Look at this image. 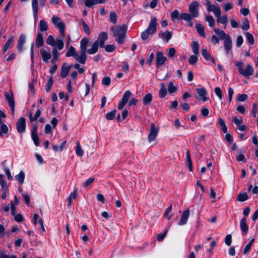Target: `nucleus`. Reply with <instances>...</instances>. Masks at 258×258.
Wrapping results in <instances>:
<instances>
[{
  "instance_id": "1",
  "label": "nucleus",
  "mask_w": 258,
  "mask_h": 258,
  "mask_svg": "<svg viewBox=\"0 0 258 258\" xmlns=\"http://www.w3.org/2000/svg\"><path fill=\"white\" fill-rule=\"evenodd\" d=\"M110 31L112 32L113 37L118 44H122L124 43L127 31L126 25L113 26L111 27Z\"/></svg>"
},
{
  "instance_id": "2",
  "label": "nucleus",
  "mask_w": 258,
  "mask_h": 258,
  "mask_svg": "<svg viewBox=\"0 0 258 258\" xmlns=\"http://www.w3.org/2000/svg\"><path fill=\"white\" fill-rule=\"evenodd\" d=\"M214 31L220 37L221 40H225L224 46L226 54L227 55L232 47V42L230 36L226 35L223 30L215 28L214 29Z\"/></svg>"
},
{
  "instance_id": "3",
  "label": "nucleus",
  "mask_w": 258,
  "mask_h": 258,
  "mask_svg": "<svg viewBox=\"0 0 258 258\" xmlns=\"http://www.w3.org/2000/svg\"><path fill=\"white\" fill-rule=\"evenodd\" d=\"M157 22L156 18H152L149 23L148 28L141 33V38L143 40L148 38L154 34L157 30Z\"/></svg>"
},
{
  "instance_id": "4",
  "label": "nucleus",
  "mask_w": 258,
  "mask_h": 258,
  "mask_svg": "<svg viewBox=\"0 0 258 258\" xmlns=\"http://www.w3.org/2000/svg\"><path fill=\"white\" fill-rule=\"evenodd\" d=\"M235 65L238 68L239 74L246 79H248L254 72L252 66L248 64L246 65L245 69H243L244 63L242 61H235Z\"/></svg>"
},
{
  "instance_id": "5",
  "label": "nucleus",
  "mask_w": 258,
  "mask_h": 258,
  "mask_svg": "<svg viewBox=\"0 0 258 258\" xmlns=\"http://www.w3.org/2000/svg\"><path fill=\"white\" fill-rule=\"evenodd\" d=\"M52 22L53 24L59 29V32L62 36H64L65 30L64 23L61 21L59 17L55 16H53L52 18Z\"/></svg>"
},
{
  "instance_id": "6",
  "label": "nucleus",
  "mask_w": 258,
  "mask_h": 258,
  "mask_svg": "<svg viewBox=\"0 0 258 258\" xmlns=\"http://www.w3.org/2000/svg\"><path fill=\"white\" fill-rule=\"evenodd\" d=\"M200 4L197 1H194L188 6V11L193 17H199V9Z\"/></svg>"
},
{
  "instance_id": "7",
  "label": "nucleus",
  "mask_w": 258,
  "mask_h": 258,
  "mask_svg": "<svg viewBox=\"0 0 258 258\" xmlns=\"http://www.w3.org/2000/svg\"><path fill=\"white\" fill-rule=\"evenodd\" d=\"M159 133V128L156 127L155 124L153 122H151L150 124V132L148 136V139L149 142L154 141L158 135Z\"/></svg>"
},
{
  "instance_id": "8",
  "label": "nucleus",
  "mask_w": 258,
  "mask_h": 258,
  "mask_svg": "<svg viewBox=\"0 0 258 258\" xmlns=\"http://www.w3.org/2000/svg\"><path fill=\"white\" fill-rule=\"evenodd\" d=\"M5 96L7 100L8 101L9 106L11 110L12 114L14 115L15 113V104L12 91H11L10 93L7 92H5Z\"/></svg>"
},
{
  "instance_id": "9",
  "label": "nucleus",
  "mask_w": 258,
  "mask_h": 258,
  "mask_svg": "<svg viewBox=\"0 0 258 258\" xmlns=\"http://www.w3.org/2000/svg\"><path fill=\"white\" fill-rule=\"evenodd\" d=\"M108 36L107 33L105 32H101L99 35L97 39L95 41L101 48L104 47L105 42L108 39Z\"/></svg>"
},
{
  "instance_id": "10",
  "label": "nucleus",
  "mask_w": 258,
  "mask_h": 258,
  "mask_svg": "<svg viewBox=\"0 0 258 258\" xmlns=\"http://www.w3.org/2000/svg\"><path fill=\"white\" fill-rule=\"evenodd\" d=\"M166 60L167 58L163 55V53L162 52H157L156 65L157 68L163 65Z\"/></svg>"
},
{
  "instance_id": "11",
  "label": "nucleus",
  "mask_w": 258,
  "mask_h": 258,
  "mask_svg": "<svg viewBox=\"0 0 258 258\" xmlns=\"http://www.w3.org/2000/svg\"><path fill=\"white\" fill-rule=\"evenodd\" d=\"M17 130L19 133H23L26 128V119L24 117L19 118L17 123Z\"/></svg>"
},
{
  "instance_id": "12",
  "label": "nucleus",
  "mask_w": 258,
  "mask_h": 258,
  "mask_svg": "<svg viewBox=\"0 0 258 258\" xmlns=\"http://www.w3.org/2000/svg\"><path fill=\"white\" fill-rule=\"evenodd\" d=\"M189 216V210L188 209H186V210L184 211L178 223V225H182L185 224L187 221Z\"/></svg>"
},
{
  "instance_id": "13",
  "label": "nucleus",
  "mask_w": 258,
  "mask_h": 258,
  "mask_svg": "<svg viewBox=\"0 0 258 258\" xmlns=\"http://www.w3.org/2000/svg\"><path fill=\"white\" fill-rule=\"evenodd\" d=\"M25 36L24 34L20 35L17 46L18 51L20 53L22 52L23 50V45L25 42Z\"/></svg>"
},
{
  "instance_id": "14",
  "label": "nucleus",
  "mask_w": 258,
  "mask_h": 258,
  "mask_svg": "<svg viewBox=\"0 0 258 258\" xmlns=\"http://www.w3.org/2000/svg\"><path fill=\"white\" fill-rule=\"evenodd\" d=\"M40 53L41 55L42 60L46 63L48 62V60L51 57V54L49 51H47L45 49H41L40 50Z\"/></svg>"
},
{
  "instance_id": "15",
  "label": "nucleus",
  "mask_w": 258,
  "mask_h": 258,
  "mask_svg": "<svg viewBox=\"0 0 258 258\" xmlns=\"http://www.w3.org/2000/svg\"><path fill=\"white\" fill-rule=\"evenodd\" d=\"M206 6L207 7L208 11L213 12L214 15L216 14H218L219 12L221 11L219 7H216L214 5L211 4L210 2H208L206 3Z\"/></svg>"
},
{
  "instance_id": "16",
  "label": "nucleus",
  "mask_w": 258,
  "mask_h": 258,
  "mask_svg": "<svg viewBox=\"0 0 258 258\" xmlns=\"http://www.w3.org/2000/svg\"><path fill=\"white\" fill-rule=\"evenodd\" d=\"M221 11L219 12L218 14H216L215 16L217 18V21L219 23L224 25V28H226V24L228 22V18L226 15L220 16Z\"/></svg>"
},
{
  "instance_id": "17",
  "label": "nucleus",
  "mask_w": 258,
  "mask_h": 258,
  "mask_svg": "<svg viewBox=\"0 0 258 258\" xmlns=\"http://www.w3.org/2000/svg\"><path fill=\"white\" fill-rule=\"evenodd\" d=\"M159 36L162 40L167 42L172 38V32L166 31L164 32H160Z\"/></svg>"
},
{
  "instance_id": "18",
  "label": "nucleus",
  "mask_w": 258,
  "mask_h": 258,
  "mask_svg": "<svg viewBox=\"0 0 258 258\" xmlns=\"http://www.w3.org/2000/svg\"><path fill=\"white\" fill-rule=\"evenodd\" d=\"M14 43V37H10L7 42L5 43L3 48V53H5L8 50L12 48Z\"/></svg>"
},
{
  "instance_id": "19",
  "label": "nucleus",
  "mask_w": 258,
  "mask_h": 258,
  "mask_svg": "<svg viewBox=\"0 0 258 258\" xmlns=\"http://www.w3.org/2000/svg\"><path fill=\"white\" fill-rule=\"evenodd\" d=\"M72 68V65L66 66V63H63L61 67L60 76L62 78H65L68 75Z\"/></svg>"
},
{
  "instance_id": "20",
  "label": "nucleus",
  "mask_w": 258,
  "mask_h": 258,
  "mask_svg": "<svg viewBox=\"0 0 258 258\" xmlns=\"http://www.w3.org/2000/svg\"><path fill=\"white\" fill-rule=\"evenodd\" d=\"M32 7L33 16L34 18V22L35 23L37 17L38 11V0H32Z\"/></svg>"
},
{
  "instance_id": "21",
  "label": "nucleus",
  "mask_w": 258,
  "mask_h": 258,
  "mask_svg": "<svg viewBox=\"0 0 258 258\" xmlns=\"http://www.w3.org/2000/svg\"><path fill=\"white\" fill-rule=\"evenodd\" d=\"M201 53L202 56L206 60H211L213 63H216L215 59L210 55L206 49L203 48Z\"/></svg>"
},
{
  "instance_id": "22",
  "label": "nucleus",
  "mask_w": 258,
  "mask_h": 258,
  "mask_svg": "<svg viewBox=\"0 0 258 258\" xmlns=\"http://www.w3.org/2000/svg\"><path fill=\"white\" fill-rule=\"evenodd\" d=\"M75 59L82 64H85L86 61L87 57L86 53L81 51L80 55L78 53L75 55Z\"/></svg>"
},
{
  "instance_id": "23",
  "label": "nucleus",
  "mask_w": 258,
  "mask_h": 258,
  "mask_svg": "<svg viewBox=\"0 0 258 258\" xmlns=\"http://www.w3.org/2000/svg\"><path fill=\"white\" fill-rule=\"evenodd\" d=\"M89 43V39L87 38H83L80 42V49L81 52L86 53L87 52V46Z\"/></svg>"
},
{
  "instance_id": "24",
  "label": "nucleus",
  "mask_w": 258,
  "mask_h": 258,
  "mask_svg": "<svg viewBox=\"0 0 258 258\" xmlns=\"http://www.w3.org/2000/svg\"><path fill=\"white\" fill-rule=\"evenodd\" d=\"M160 89L159 92V96L161 98H163L167 93L166 86L164 83H162L160 84Z\"/></svg>"
},
{
  "instance_id": "25",
  "label": "nucleus",
  "mask_w": 258,
  "mask_h": 258,
  "mask_svg": "<svg viewBox=\"0 0 258 258\" xmlns=\"http://www.w3.org/2000/svg\"><path fill=\"white\" fill-rule=\"evenodd\" d=\"M44 42L42 34L41 33H38L36 38V46L38 48L44 45Z\"/></svg>"
},
{
  "instance_id": "26",
  "label": "nucleus",
  "mask_w": 258,
  "mask_h": 258,
  "mask_svg": "<svg viewBox=\"0 0 258 258\" xmlns=\"http://www.w3.org/2000/svg\"><path fill=\"white\" fill-rule=\"evenodd\" d=\"M196 90L199 95L202 98V99L203 101H206L208 99V98L206 97V95L207 94L206 90L204 88H197Z\"/></svg>"
},
{
  "instance_id": "27",
  "label": "nucleus",
  "mask_w": 258,
  "mask_h": 258,
  "mask_svg": "<svg viewBox=\"0 0 258 258\" xmlns=\"http://www.w3.org/2000/svg\"><path fill=\"white\" fill-rule=\"evenodd\" d=\"M186 166L188 167L190 171H192L193 167L192 164V161L190 156V152L188 150H186Z\"/></svg>"
},
{
  "instance_id": "28",
  "label": "nucleus",
  "mask_w": 258,
  "mask_h": 258,
  "mask_svg": "<svg viewBox=\"0 0 258 258\" xmlns=\"http://www.w3.org/2000/svg\"><path fill=\"white\" fill-rule=\"evenodd\" d=\"M48 29L47 23L45 20L42 19L40 21L39 24V30L40 32L46 31Z\"/></svg>"
},
{
  "instance_id": "29",
  "label": "nucleus",
  "mask_w": 258,
  "mask_h": 258,
  "mask_svg": "<svg viewBox=\"0 0 258 258\" xmlns=\"http://www.w3.org/2000/svg\"><path fill=\"white\" fill-rule=\"evenodd\" d=\"M246 219L245 217H243L241 219L240 222V226L241 231L243 232L246 233L248 231V227L246 223Z\"/></svg>"
},
{
  "instance_id": "30",
  "label": "nucleus",
  "mask_w": 258,
  "mask_h": 258,
  "mask_svg": "<svg viewBox=\"0 0 258 258\" xmlns=\"http://www.w3.org/2000/svg\"><path fill=\"white\" fill-rule=\"evenodd\" d=\"M98 44L97 42L94 41L93 43L91 48H89L87 50V53L89 54H93L96 53L99 47Z\"/></svg>"
},
{
  "instance_id": "31",
  "label": "nucleus",
  "mask_w": 258,
  "mask_h": 258,
  "mask_svg": "<svg viewBox=\"0 0 258 258\" xmlns=\"http://www.w3.org/2000/svg\"><path fill=\"white\" fill-rule=\"evenodd\" d=\"M41 111L40 109H37L34 117L32 116V113L30 112L28 113V117L29 118L30 122L32 123L34 121L37 120L41 114Z\"/></svg>"
},
{
  "instance_id": "32",
  "label": "nucleus",
  "mask_w": 258,
  "mask_h": 258,
  "mask_svg": "<svg viewBox=\"0 0 258 258\" xmlns=\"http://www.w3.org/2000/svg\"><path fill=\"white\" fill-rule=\"evenodd\" d=\"M196 28L197 29V31L199 33V34L202 37H205L206 36V33L204 30V26L200 24L197 23L196 25Z\"/></svg>"
},
{
  "instance_id": "33",
  "label": "nucleus",
  "mask_w": 258,
  "mask_h": 258,
  "mask_svg": "<svg viewBox=\"0 0 258 258\" xmlns=\"http://www.w3.org/2000/svg\"><path fill=\"white\" fill-rule=\"evenodd\" d=\"M152 100V95L151 93L147 94L143 98V103L144 105L149 104Z\"/></svg>"
},
{
  "instance_id": "34",
  "label": "nucleus",
  "mask_w": 258,
  "mask_h": 258,
  "mask_svg": "<svg viewBox=\"0 0 258 258\" xmlns=\"http://www.w3.org/2000/svg\"><path fill=\"white\" fill-rule=\"evenodd\" d=\"M192 50L194 54L198 55L199 53V44L198 41H192L191 43Z\"/></svg>"
},
{
  "instance_id": "35",
  "label": "nucleus",
  "mask_w": 258,
  "mask_h": 258,
  "mask_svg": "<svg viewBox=\"0 0 258 258\" xmlns=\"http://www.w3.org/2000/svg\"><path fill=\"white\" fill-rule=\"evenodd\" d=\"M205 21L208 22L210 27H213L215 24V21L212 16L207 15L205 16Z\"/></svg>"
},
{
  "instance_id": "36",
  "label": "nucleus",
  "mask_w": 258,
  "mask_h": 258,
  "mask_svg": "<svg viewBox=\"0 0 258 258\" xmlns=\"http://www.w3.org/2000/svg\"><path fill=\"white\" fill-rule=\"evenodd\" d=\"M53 58L51 60L52 63H54L58 60L59 53L58 52L56 47H53L52 50Z\"/></svg>"
},
{
  "instance_id": "37",
  "label": "nucleus",
  "mask_w": 258,
  "mask_h": 258,
  "mask_svg": "<svg viewBox=\"0 0 258 258\" xmlns=\"http://www.w3.org/2000/svg\"><path fill=\"white\" fill-rule=\"evenodd\" d=\"M15 178L21 184H23L25 178V173L23 171H20L19 174L15 176Z\"/></svg>"
},
{
  "instance_id": "38",
  "label": "nucleus",
  "mask_w": 258,
  "mask_h": 258,
  "mask_svg": "<svg viewBox=\"0 0 258 258\" xmlns=\"http://www.w3.org/2000/svg\"><path fill=\"white\" fill-rule=\"evenodd\" d=\"M81 23L82 24L83 30L85 33L87 34V35L89 36L90 35L91 32H90V29L88 25L86 24V23L85 22V21L83 19H81L80 20Z\"/></svg>"
},
{
  "instance_id": "39",
  "label": "nucleus",
  "mask_w": 258,
  "mask_h": 258,
  "mask_svg": "<svg viewBox=\"0 0 258 258\" xmlns=\"http://www.w3.org/2000/svg\"><path fill=\"white\" fill-rule=\"evenodd\" d=\"M219 124L220 126L221 130L223 132V133L226 134L227 132V127L225 124L224 120L222 118H219Z\"/></svg>"
},
{
  "instance_id": "40",
  "label": "nucleus",
  "mask_w": 258,
  "mask_h": 258,
  "mask_svg": "<svg viewBox=\"0 0 258 258\" xmlns=\"http://www.w3.org/2000/svg\"><path fill=\"white\" fill-rule=\"evenodd\" d=\"M168 92L170 94L175 93L177 91V88L174 86L172 82H170L168 86Z\"/></svg>"
},
{
  "instance_id": "41",
  "label": "nucleus",
  "mask_w": 258,
  "mask_h": 258,
  "mask_svg": "<svg viewBox=\"0 0 258 258\" xmlns=\"http://www.w3.org/2000/svg\"><path fill=\"white\" fill-rule=\"evenodd\" d=\"M77 54L75 48L73 46H71L67 52L66 55L67 57L73 56L75 57V55Z\"/></svg>"
},
{
  "instance_id": "42",
  "label": "nucleus",
  "mask_w": 258,
  "mask_h": 258,
  "mask_svg": "<svg viewBox=\"0 0 258 258\" xmlns=\"http://www.w3.org/2000/svg\"><path fill=\"white\" fill-rule=\"evenodd\" d=\"M245 35L246 37V39H247V41H248L249 43L251 45H253L254 43V39L253 35L248 32H246L245 33Z\"/></svg>"
},
{
  "instance_id": "43",
  "label": "nucleus",
  "mask_w": 258,
  "mask_h": 258,
  "mask_svg": "<svg viewBox=\"0 0 258 258\" xmlns=\"http://www.w3.org/2000/svg\"><path fill=\"white\" fill-rule=\"evenodd\" d=\"M248 199L247 194L245 192L240 193L237 197V201L239 202H244Z\"/></svg>"
},
{
  "instance_id": "44",
  "label": "nucleus",
  "mask_w": 258,
  "mask_h": 258,
  "mask_svg": "<svg viewBox=\"0 0 258 258\" xmlns=\"http://www.w3.org/2000/svg\"><path fill=\"white\" fill-rule=\"evenodd\" d=\"M116 110L114 109L110 112H108L105 115V117L107 120H112L114 118Z\"/></svg>"
},
{
  "instance_id": "45",
  "label": "nucleus",
  "mask_w": 258,
  "mask_h": 258,
  "mask_svg": "<svg viewBox=\"0 0 258 258\" xmlns=\"http://www.w3.org/2000/svg\"><path fill=\"white\" fill-rule=\"evenodd\" d=\"M192 17L191 15L187 13H182L180 15V18L187 22L192 20Z\"/></svg>"
},
{
  "instance_id": "46",
  "label": "nucleus",
  "mask_w": 258,
  "mask_h": 258,
  "mask_svg": "<svg viewBox=\"0 0 258 258\" xmlns=\"http://www.w3.org/2000/svg\"><path fill=\"white\" fill-rule=\"evenodd\" d=\"M172 209V205L171 204V205L165 210V211L164 212V213L163 214V217H167V219L168 220H170V219L172 216V214H171L170 216H168L169 214L171 212Z\"/></svg>"
},
{
  "instance_id": "47",
  "label": "nucleus",
  "mask_w": 258,
  "mask_h": 258,
  "mask_svg": "<svg viewBox=\"0 0 258 258\" xmlns=\"http://www.w3.org/2000/svg\"><path fill=\"white\" fill-rule=\"evenodd\" d=\"M131 95H132L131 92L129 90H127L124 92L121 100L123 101V102H125L127 103L128 99L130 98Z\"/></svg>"
},
{
  "instance_id": "48",
  "label": "nucleus",
  "mask_w": 258,
  "mask_h": 258,
  "mask_svg": "<svg viewBox=\"0 0 258 258\" xmlns=\"http://www.w3.org/2000/svg\"><path fill=\"white\" fill-rule=\"evenodd\" d=\"M105 50L108 52H112L116 49V46L114 44H107L103 47Z\"/></svg>"
},
{
  "instance_id": "49",
  "label": "nucleus",
  "mask_w": 258,
  "mask_h": 258,
  "mask_svg": "<svg viewBox=\"0 0 258 258\" xmlns=\"http://www.w3.org/2000/svg\"><path fill=\"white\" fill-rule=\"evenodd\" d=\"M9 132V128L6 124H2L1 126L0 130V137H2L3 134H7Z\"/></svg>"
},
{
  "instance_id": "50",
  "label": "nucleus",
  "mask_w": 258,
  "mask_h": 258,
  "mask_svg": "<svg viewBox=\"0 0 258 258\" xmlns=\"http://www.w3.org/2000/svg\"><path fill=\"white\" fill-rule=\"evenodd\" d=\"M53 78L52 76H51L46 84V91L47 92H49L50 91L53 83Z\"/></svg>"
},
{
  "instance_id": "51",
  "label": "nucleus",
  "mask_w": 258,
  "mask_h": 258,
  "mask_svg": "<svg viewBox=\"0 0 258 258\" xmlns=\"http://www.w3.org/2000/svg\"><path fill=\"white\" fill-rule=\"evenodd\" d=\"M76 153L78 156H82L84 154V152L80 145L79 142H78L76 147Z\"/></svg>"
},
{
  "instance_id": "52",
  "label": "nucleus",
  "mask_w": 258,
  "mask_h": 258,
  "mask_svg": "<svg viewBox=\"0 0 258 258\" xmlns=\"http://www.w3.org/2000/svg\"><path fill=\"white\" fill-rule=\"evenodd\" d=\"M109 19L111 23L115 24L117 21V16L114 12H111L109 14Z\"/></svg>"
},
{
  "instance_id": "53",
  "label": "nucleus",
  "mask_w": 258,
  "mask_h": 258,
  "mask_svg": "<svg viewBox=\"0 0 258 258\" xmlns=\"http://www.w3.org/2000/svg\"><path fill=\"white\" fill-rule=\"evenodd\" d=\"M97 0H85L84 4L87 7H91L92 6L97 4Z\"/></svg>"
},
{
  "instance_id": "54",
  "label": "nucleus",
  "mask_w": 258,
  "mask_h": 258,
  "mask_svg": "<svg viewBox=\"0 0 258 258\" xmlns=\"http://www.w3.org/2000/svg\"><path fill=\"white\" fill-rule=\"evenodd\" d=\"M232 121L237 125H239L243 121L242 117L239 116V118H237L236 116H233L232 118Z\"/></svg>"
},
{
  "instance_id": "55",
  "label": "nucleus",
  "mask_w": 258,
  "mask_h": 258,
  "mask_svg": "<svg viewBox=\"0 0 258 258\" xmlns=\"http://www.w3.org/2000/svg\"><path fill=\"white\" fill-rule=\"evenodd\" d=\"M171 18L172 21H174V20H178L179 18V12L177 10H174L171 14Z\"/></svg>"
},
{
  "instance_id": "56",
  "label": "nucleus",
  "mask_w": 258,
  "mask_h": 258,
  "mask_svg": "<svg viewBox=\"0 0 258 258\" xmlns=\"http://www.w3.org/2000/svg\"><path fill=\"white\" fill-rule=\"evenodd\" d=\"M197 55H192L189 57V58L188 59V61L189 64L191 65L195 64L198 60V57L197 56Z\"/></svg>"
},
{
  "instance_id": "57",
  "label": "nucleus",
  "mask_w": 258,
  "mask_h": 258,
  "mask_svg": "<svg viewBox=\"0 0 258 258\" xmlns=\"http://www.w3.org/2000/svg\"><path fill=\"white\" fill-rule=\"evenodd\" d=\"M32 139L34 142L35 146H38L39 145V139L37 134H31Z\"/></svg>"
},
{
  "instance_id": "58",
  "label": "nucleus",
  "mask_w": 258,
  "mask_h": 258,
  "mask_svg": "<svg viewBox=\"0 0 258 258\" xmlns=\"http://www.w3.org/2000/svg\"><path fill=\"white\" fill-rule=\"evenodd\" d=\"M56 44L57 46L56 48L59 50H61L63 48L64 43L63 41L61 39H56Z\"/></svg>"
},
{
  "instance_id": "59",
  "label": "nucleus",
  "mask_w": 258,
  "mask_h": 258,
  "mask_svg": "<svg viewBox=\"0 0 258 258\" xmlns=\"http://www.w3.org/2000/svg\"><path fill=\"white\" fill-rule=\"evenodd\" d=\"M46 43L49 45L54 46L55 40L53 37L52 35H49L46 39Z\"/></svg>"
},
{
  "instance_id": "60",
  "label": "nucleus",
  "mask_w": 258,
  "mask_h": 258,
  "mask_svg": "<svg viewBox=\"0 0 258 258\" xmlns=\"http://www.w3.org/2000/svg\"><path fill=\"white\" fill-rule=\"evenodd\" d=\"M167 232H168V230L167 229H166L164 232L163 233H160V234H158L157 235V239L158 241H162L164 238L165 237L167 233Z\"/></svg>"
},
{
  "instance_id": "61",
  "label": "nucleus",
  "mask_w": 258,
  "mask_h": 258,
  "mask_svg": "<svg viewBox=\"0 0 258 258\" xmlns=\"http://www.w3.org/2000/svg\"><path fill=\"white\" fill-rule=\"evenodd\" d=\"M241 28L243 30H247L249 28V23L248 20H244L242 22V24L241 25Z\"/></svg>"
},
{
  "instance_id": "62",
  "label": "nucleus",
  "mask_w": 258,
  "mask_h": 258,
  "mask_svg": "<svg viewBox=\"0 0 258 258\" xmlns=\"http://www.w3.org/2000/svg\"><path fill=\"white\" fill-rule=\"evenodd\" d=\"M215 93L218 97L219 99L221 100L222 98V93L220 87H217L214 89Z\"/></svg>"
},
{
  "instance_id": "63",
  "label": "nucleus",
  "mask_w": 258,
  "mask_h": 258,
  "mask_svg": "<svg viewBox=\"0 0 258 258\" xmlns=\"http://www.w3.org/2000/svg\"><path fill=\"white\" fill-rule=\"evenodd\" d=\"M258 109V104L256 103H254L252 106V110L251 113L254 117H255L256 116V113L257 112Z\"/></svg>"
},
{
  "instance_id": "64",
  "label": "nucleus",
  "mask_w": 258,
  "mask_h": 258,
  "mask_svg": "<svg viewBox=\"0 0 258 258\" xmlns=\"http://www.w3.org/2000/svg\"><path fill=\"white\" fill-rule=\"evenodd\" d=\"M243 42V39L242 36L238 35L237 37L236 41V45L237 47H239L241 46Z\"/></svg>"
}]
</instances>
